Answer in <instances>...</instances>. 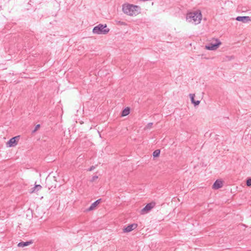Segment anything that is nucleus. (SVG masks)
I'll return each mask as SVG.
<instances>
[{"label":"nucleus","mask_w":251,"mask_h":251,"mask_svg":"<svg viewBox=\"0 0 251 251\" xmlns=\"http://www.w3.org/2000/svg\"><path fill=\"white\" fill-rule=\"evenodd\" d=\"M223 186V182L222 181L219 180H217L214 183L213 185V188L214 189H218Z\"/></svg>","instance_id":"obj_10"},{"label":"nucleus","mask_w":251,"mask_h":251,"mask_svg":"<svg viewBox=\"0 0 251 251\" xmlns=\"http://www.w3.org/2000/svg\"><path fill=\"white\" fill-rule=\"evenodd\" d=\"M19 137V136H18L11 138L7 143L8 146L9 147L15 146L17 144V139Z\"/></svg>","instance_id":"obj_6"},{"label":"nucleus","mask_w":251,"mask_h":251,"mask_svg":"<svg viewBox=\"0 0 251 251\" xmlns=\"http://www.w3.org/2000/svg\"><path fill=\"white\" fill-rule=\"evenodd\" d=\"M246 184L248 186H251V178H249L247 179L246 181Z\"/></svg>","instance_id":"obj_16"},{"label":"nucleus","mask_w":251,"mask_h":251,"mask_svg":"<svg viewBox=\"0 0 251 251\" xmlns=\"http://www.w3.org/2000/svg\"><path fill=\"white\" fill-rule=\"evenodd\" d=\"M32 241L21 242L18 244L19 247H25L30 245Z\"/></svg>","instance_id":"obj_11"},{"label":"nucleus","mask_w":251,"mask_h":251,"mask_svg":"<svg viewBox=\"0 0 251 251\" xmlns=\"http://www.w3.org/2000/svg\"><path fill=\"white\" fill-rule=\"evenodd\" d=\"M130 113V108L128 107L125 108L122 112L121 116L124 117L128 115Z\"/></svg>","instance_id":"obj_12"},{"label":"nucleus","mask_w":251,"mask_h":251,"mask_svg":"<svg viewBox=\"0 0 251 251\" xmlns=\"http://www.w3.org/2000/svg\"><path fill=\"white\" fill-rule=\"evenodd\" d=\"M42 188V186L40 185H35V186L31 189V193L38 191Z\"/></svg>","instance_id":"obj_13"},{"label":"nucleus","mask_w":251,"mask_h":251,"mask_svg":"<svg viewBox=\"0 0 251 251\" xmlns=\"http://www.w3.org/2000/svg\"><path fill=\"white\" fill-rule=\"evenodd\" d=\"M40 126V125H37L34 128V129L32 131V132H35Z\"/></svg>","instance_id":"obj_18"},{"label":"nucleus","mask_w":251,"mask_h":251,"mask_svg":"<svg viewBox=\"0 0 251 251\" xmlns=\"http://www.w3.org/2000/svg\"><path fill=\"white\" fill-rule=\"evenodd\" d=\"M137 227V225L136 224H133L128 225L124 229V232H129L135 229Z\"/></svg>","instance_id":"obj_9"},{"label":"nucleus","mask_w":251,"mask_h":251,"mask_svg":"<svg viewBox=\"0 0 251 251\" xmlns=\"http://www.w3.org/2000/svg\"><path fill=\"white\" fill-rule=\"evenodd\" d=\"M155 205L154 203H148L141 210V214H145L148 213Z\"/></svg>","instance_id":"obj_5"},{"label":"nucleus","mask_w":251,"mask_h":251,"mask_svg":"<svg viewBox=\"0 0 251 251\" xmlns=\"http://www.w3.org/2000/svg\"><path fill=\"white\" fill-rule=\"evenodd\" d=\"M101 199H99L91 204V206L86 210V212H89L94 210L100 203Z\"/></svg>","instance_id":"obj_8"},{"label":"nucleus","mask_w":251,"mask_h":251,"mask_svg":"<svg viewBox=\"0 0 251 251\" xmlns=\"http://www.w3.org/2000/svg\"><path fill=\"white\" fill-rule=\"evenodd\" d=\"M200 103V100H194V101L192 103L194 104L195 106L198 105Z\"/></svg>","instance_id":"obj_17"},{"label":"nucleus","mask_w":251,"mask_h":251,"mask_svg":"<svg viewBox=\"0 0 251 251\" xmlns=\"http://www.w3.org/2000/svg\"><path fill=\"white\" fill-rule=\"evenodd\" d=\"M160 151L159 150H155L153 152V156L154 157H158L159 156V154H160Z\"/></svg>","instance_id":"obj_14"},{"label":"nucleus","mask_w":251,"mask_h":251,"mask_svg":"<svg viewBox=\"0 0 251 251\" xmlns=\"http://www.w3.org/2000/svg\"><path fill=\"white\" fill-rule=\"evenodd\" d=\"M109 30L106 24H100L93 28L92 32L96 34H106Z\"/></svg>","instance_id":"obj_3"},{"label":"nucleus","mask_w":251,"mask_h":251,"mask_svg":"<svg viewBox=\"0 0 251 251\" xmlns=\"http://www.w3.org/2000/svg\"><path fill=\"white\" fill-rule=\"evenodd\" d=\"M140 7L137 5L127 4L123 6L124 13L130 16H136L139 13Z\"/></svg>","instance_id":"obj_2"},{"label":"nucleus","mask_w":251,"mask_h":251,"mask_svg":"<svg viewBox=\"0 0 251 251\" xmlns=\"http://www.w3.org/2000/svg\"><path fill=\"white\" fill-rule=\"evenodd\" d=\"M236 20L238 21L242 22L244 23H247L251 21V17L249 16H238Z\"/></svg>","instance_id":"obj_7"},{"label":"nucleus","mask_w":251,"mask_h":251,"mask_svg":"<svg viewBox=\"0 0 251 251\" xmlns=\"http://www.w3.org/2000/svg\"><path fill=\"white\" fill-rule=\"evenodd\" d=\"M216 42L215 43H210L205 46V49L209 50H216L218 48L219 46L221 45V42L218 39L215 40Z\"/></svg>","instance_id":"obj_4"},{"label":"nucleus","mask_w":251,"mask_h":251,"mask_svg":"<svg viewBox=\"0 0 251 251\" xmlns=\"http://www.w3.org/2000/svg\"><path fill=\"white\" fill-rule=\"evenodd\" d=\"M189 96H190L191 102L193 103L195 100L194 98L195 97V95L194 94H190L189 95Z\"/></svg>","instance_id":"obj_15"},{"label":"nucleus","mask_w":251,"mask_h":251,"mask_svg":"<svg viewBox=\"0 0 251 251\" xmlns=\"http://www.w3.org/2000/svg\"><path fill=\"white\" fill-rule=\"evenodd\" d=\"M95 168V167L94 166H92L89 169H88V171H93V170H94V169Z\"/></svg>","instance_id":"obj_21"},{"label":"nucleus","mask_w":251,"mask_h":251,"mask_svg":"<svg viewBox=\"0 0 251 251\" xmlns=\"http://www.w3.org/2000/svg\"><path fill=\"white\" fill-rule=\"evenodd\" d=\"M152 125V123H150L146 126V128H150L151 126Z\"/></svg>","instance_id":"obj_20"},{"label":"nucleus","mask_w":251,"mask_h":251,"mask_svg":"<svg viewBox=\"0 0 251 251\" xmlns=\"http://www.w3.org/2000/svg\"><path fill=\"white\" fill-rule=\"evenodd\" d=\"M98 178V176H93L91 179V181L93 182V181H95V180H96Z\"/></svg>","instance_id":"obj_19"},{"label":"nucleus","mask_w":251,"mask_h":251,"mask_svg":"<svg viewBox=\"0 0 251 251\" xmlns=\"http://www.w3.org/2000/svg\"><path fill=\"white\" fill-rule=\"evenodd\" d=\"M202 18V15L200 11L189 12L186 15V20L190 23H194L196 25L200 23Z\"/></svg>","instance_id":"obj_1"}]
</instances>
